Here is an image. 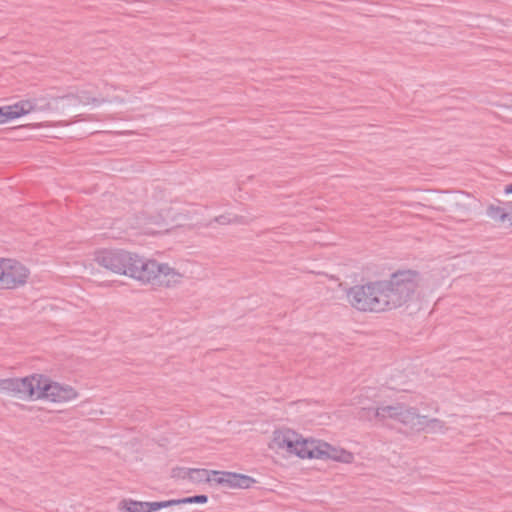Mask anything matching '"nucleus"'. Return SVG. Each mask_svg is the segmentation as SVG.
Listing matches in <instances>:
<instances>
[{"label": "nucleus", "instance_id": "25", "mask_svg": "<svg viewBox=\"0 0 512 512\" xmlns=\"http://www.w3.org/2000/svg\"><path fill=\"white\" fill-rule=\"evenodd\" d=\"M505 193H507V194L512 193V184H509L505 187Z\"/></svg>", "mask_w": 512, "mask_h": 512}, {"label": "nucleus", "instance_id": "8", "mask_svg": "<svg viewBox=\"0 0 512 512\" xmlns=\"http://www.w3.org/2000/svg\"><path fill=\"white\" fill-rule=\"evenodd\" d=\"M39 388L35 398H47L53 402H67L78 397L77 391L69 385H61L56 382H49L42 375H38Z\"/></svg>", "mask_w": 512, "mask_h": 512}, {"label": "nucleus", "instance_id": "23", "mask_svg": "<svg viewBox=\"0 0 512 512\" xmlns=\"http://www.w3.org/2000/svg\"><path fill=\"white\" fill-rule=\"evenodd\" d=\"M215 221L222 225L232 223V219L228 218L225 215H220L216 217Z\"/></svg>", "mask_w": 512, "mask_h": 512}, {"label": "nucleus", "instance_id": "4", "mask_svg": "<svg viewBox=\"0 0 512 512\" xmlns=\"http://www.w3.org/2000/svg\"><path fill=\"white\" fill-rule=\"evenodd\" d=\"M341 451L330 444L316 439H304L299 435L295 455L307 459H333L340 460Z\"/></svg>", "mask_w": 512, "mask_h": 512}, {"label": "nucleus", "instance_id": "20", "mask_svg": "<svg viewBox=\"0 0 512 512\" xmlns=\"http://www.w3.org/2000/svg\"><path fill=\"white\" fill-rule=\"evenodd\" d=\"M77 99L80 103L84 105L93 104V105H100L105 102V99H99L96 97H92L87 91L82 90L79 91L77 94Z\"/></svg>", "mask_w": 512, "mask_h": 512}, {"label": "nucleus", "instance_id": "21", "mask_svg": "<svg viewBox=\"0 0 512 512\" xmlns=\"http://www.w3.org/2000/svg\"><path fill=\"white\" fill-rule=\"evenodd\" d=\"M33 106H35V111H49L54 109L52 103L45 98L34 99L32 100Z\"/></svg>", "mask_w": 512, "mask_h": 512}, {"label": "nucleus", "instance_id": "13", "mask_svg": "<svg viewBox=\"0 0 512 512\" xmlns=\"http://www.w3.org/2000/svg\"><path fill=\"white\" fill-rule=\"evenodd\" d=\"M161 272L158 273L155 285L171 287L179 283L182 279V274L171 268L168 264L161 263Z\"/></svg>", "mask_w": 512, "mask_h": 512}, {"label": "nucleus", "instance_id": "15", "mask_svg": "<svg viewBox=\"0 0 512 512\" xmlns=\"http://www.w3.org/2000/svg\"><path fill=\"white\" fill-rule=\"evenodd\" d=\"M421 418L425 419L426 417L420 416L416 408L407 407L404 404H401L396 421L404 425L415 426L417 423L420 424L419 420Z\"/></svg>", "mask_w": 512, "mask_h": 512}, {"label": "nucleus", "instance_id": "6", "mask_svg": "<svg viewBox=\"0 0 512 512\" xmlns=\"http://www.w3.org/2000/svg\"><path fill=\"white\" fill-rule=\"evenodd\" d=\"M29 271L20 262L0 258V287L3 289H15L23 286L28 279Z\"/></svg>", "mask_w": 512, "mask_h": 512}, {"label": "nucleus", "instance_id": "1", "mask_svg": "<svg viewBox=\"0 0 512 512\" xmlns=\"http://www.w3.org/2000/svg\"><path fill=\"white\" fill-rule=\"evenodd\" d=\"M381 282L388 311H392L407 305L414 299L422 277L416 270H398Z\"/></svg>", "mask_w": 512, "mask_h": 512}, {"label": "nucleus", "instance_id": "24", "mask_svg": "<svg viewBox=\"0 0 512 512\" xmlns=\"http://www.w3.org/2000/svg\"><path fill=\"white\" fill-rule=\"evenodd\" d=\"M232 223L248 224V221L243 216H234Z\"/></svg>", "mask_w": 512, "mask_h": 512}, {"label": "nucleus", "instance_id": "17", "mask_svg": "<svg viewBox=\"0 0 512 512\" xmlns=\"http://www.w3.org/2000/svg\"><path fill=\"white\" fill-rule=\"evenodd\" d=\"M400 405L401 403L382 406L380 407V411H378L376 414L380 415V421H384L386 419L397 420Z\"/></svg>", "mask_w": 512, "mask_h": 512}, {"label": "nucleus", "instance_id": "22", "mask_svg": "<svg viewBox=\"0 0 512 512\" xmlns=\"http://www.w3.org/2000/svg\"><path fill=\"white\" fill-rule=\"evenodd\" d=\"M427 425L431 426L433 429H436V430H439V431L446 430L445 422H443L442 420L437 419V418L430 419L428 421Z\"/></svg>", "mask_w": 512, "mask_h": 512}, {"label": "nucleus", "instance_id": "5", "mask_svg": "<svg viewBox=\"0 0 512 512\" xmlns=\"http://www.w3.org/2000/svg\"><path fill=\"white\" fill-rule=\"evenodd\" d=\"M38 375L0 379V392L22 400L35 398L39 388Z\"/></svg>", "mask_w": 512, "mask_h": 512}, {"label": "nucleus", "instance_id": "18", "mask_svg": "<svg viewBox=\"0 0 512 512\" xmlns=\"http://www.w3.org/2000/svg\"><path fill=\"white\" fill-rule=\"evenodd\" d=\"M208 501V497L206 495H195L191 497H186L183 499H173L167 500L166 502H170L169 507L179 505V504H192V503H206Z\"/></svg>", "mask_w": 512, "mask_h": 512}, {"label": "nucleus", "instance_id": "16", "mask_svg": "<svg viewBox=\"0 0 512 512\" xmlns=\"http://www.w3.org/2000/svg\"><path fill=\"white\" fill-rule=\"evenodd\" d=\"M487 215L500 223H504L507 220L512 221V207L506 208L490 204L487 207Z\"/></svg>", "mask_w": 512, "mask_h": 512}, {"label": "nucleus", "instance_id": "10", "mask_svg": "<svg viewBox=\"0 0 512 512\" xmlns=\"http://www.w3.org/2000/svg\"><path fill=\"white\" fill-rule=\"evenodd\" d=\"M169 502H142L132 499H123L119 503V509L124 512H154L169 507Z\"/></svg>", "mask_w": 512, "mask_h": 512}, {"label": "nucleus", "instance_id": "11", "mask_svg": "<svg viewBox=\"0 0 512 512\" xmlns=\"http://www.w3.org/2000/svg\"><path fill=\"white\" fill-rule=\"evenodd\" d=\"M298 439L299 434L291 429L276 430L273 433V447L295 454Z\"/></svg>", "mask_w": 512, "mask_h": 512}, {"label": "nucleus", "instance_id": "9", "mask_svg": "<svg viewBox=\"0 0 512 512\" xmlns=\"http://www.w3.org/2000/svg\"><path fill=\"white\" fill-rule=\"evenodd\" d=\"M214 478L212 479L216 484L229 487V488H250L255 480L250 476L226 471H211Z\"/></svg>", "mask_w": 512, "mask_h": 512}, {"label": "nucleus", "instance_id": "12", "mask_svg": "<svg viewBox=\"0 0 512 512\" xmlns=\"http://www.w3.org/2000/svg\"><path fill=\"white\" fill-rule=\"evenodd\" d=\"M3 123L35 111L32 100H21L13 105L0 107Z\"/></svg>", "mask_w": 512, "mask_h": 512}, {"label": "nucleus", "instance_id": "3", "mask_svg": "<svg viewBox=\"0 0 512 512\" xmlns=\"http://www.w3.org/2000/svg\"><path fill=\"white\" fill-rule=\"evenodd\" d=\"M134 255V252L124 249H101L95 252L94 261L115 274L127 276Z\"/></svg>", "mask_w": 512, "mask_h": 512}, {"label": "nucleus", "instance_id": "26", "mask_svg": "<svg viewBox=\"0 0 512 512\" xmlns=\"http://www.w3.org/2000/svg\"><path fill=\"white\" fill-rule=\"evenodd\" d=\"M2 110L0 109V124H3V119H2Z\"/></svg>", "mask_w": 512, "mask_h": 512}, {"label": "nucleus", "instance_id": "19", "mask_svg": "<svg viewBox=\"0 0 512 512\" xmlns=\"http://www.w3.org/2000/svg\"><path fill=\"white\" fill-rule=\"evenodd\" d=\"M378 411H380V407H378V408H372V407L361 408L358 411L357 416L360 420L371 421L373 419H377L380 421V415L376 414Z\"/></svg>", "mask_w": 512, "mask_h": 512}, {"label": "nucleus", "instance_id": "2", "mask_svg": "<svg viewBox=\"0 0 512 512\" xmlns=\"http://www.w3.org/2000/svg\"><path fill=\"white\" fill-rule=\"evenodd\" d=\"M381 280L358 284L346 291V299L352 308L359 312H388Z\"/></svg>", "mask_w": 512, "mask_h": 512}, {"label": "nucleus", "instance_id": "7", "mask_svg": "<svg viewBox=\"0 0 512 512\" xmlns=\"http://www.w3.org/2000/svg\"><path fill=\"white\" fill-rule=\"evenodd\" d=\"M161 263L154 259L144 258L137 253L134 255L130 269H128L129 277L141 282L142 284L155 285L158 273L161 272Z\"/></svg>", "mask_w": 512, "mask_h": 512}, {"label": "nucleus", "instance_id": "14", "mask_svg": "<svg viewBox=\"0 0 512 512\" xmlns=\"http://www.w3.org/2000/svg\"><path fill=\"white\" fill-rule=\"evenodd\" d=\"M174 476H179L182 478H189L194 482L201 481H211L210 475L211 471L207 469H199V468H178L173 470Z\"/></svg>", "mask_w": 512, "mask_h": 512}]
</instances>
